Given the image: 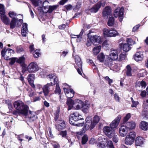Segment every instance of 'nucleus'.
<instances>
[{"instance_id": "1", "label": "nucleus", "mask_w": 148, "mask_h": 148, "mask_svg": "<svg viewBox=\"0 0 148 148\" xmlns=\"http://www.w3.org/2000/svg\"><path fill=\"white\" fill-rule=\"evenodd\" d=\"M48 77L50 79L51 81H53V82H51L50 83H48L44 85L42 88L43 92L45 96L48 95L50 91V87L53 85L56 84L58 80L57 77L55 74H51L48 75Z\"/></svg>"}, {"instance_id": "2", "label": "nucleus", "mask_w": 148, "mask_h": 148, "mask_svg": "<svg viewBox=\"0 0 148 148\" xmlns=\"http://www.w3.org/2000/svg\"><path fill=\"white\" fill-rule=\"evenodd\" d=\"M14 108L17 110L20 111L21 112L22 111L28 113L29 110L28 107L26 105H25L24 103L21 101H18L14 103Z\"/></svg>"}, {"instance_id": "3", "label": "nucleus", "mask_w": 148, "mask_h": 148, "mask_svg": "<svg viewBox=\"0 0 148 148\" xmlns=\"http://www.w3.org/2000/svg\"><path fill=\"white\" fill-rule=\"evenodd\" d=\"M103 31V35L106 37H114L116 36L119 35V33L114 28L111 29L104 28Z\"/></svg>"}, {"instance_id": "4", "label": "nucleus", "mask_w": 148, "mask_h": 148, "mask_svg": "<svg viewBox=\"0 0 148 148\" xmlns=\"http://www.w3.org/2000/svg\"><path fill=\"white\" fill-rule=\"evenodd\" d=\"M71 115L72 116V118L71 119V120L74 119L76 122L79 120L81 121V122H78V123L75 124V126H82L83 125L84 119L82 117V116L79 113L76 112L73 113Z\"/></svg>"}, {"instance_id": "5", "label": "nucleus", "mask_w": 148, "mask_h": 148, "mask_svg": "<svg viewBox=\"0 0 148 148\" xmlns=\"http://www.w3.org/2000/svg\"><path fill=\"white\" fill-rule=\"evenodd\" d=\"M106 62L108 63H109L112 61H115L118 59V56L116 50L112 51L110 52L108 56H106L105 57Z\"/></svg>"}, {"instance_id": "6", "label": "nucleus", "mask_w": 148, "mask_h": 148, "mask_svg": "<svg viewBox=\"0 0 148 148\" xmlns=\"http://www.w3.org/2000/svg\"><path fill=\"white\" fill-rule=\"evenodd\" d=\"M136 136V133L135 132H130L125 137V144L129 145H132L134 142Z\"/></svg>"}, {"instance_id": "7", "label": "nucleus", "mask_w": 148, "mask_h": 148, "mask_svg": "<svg viewBox=\"0 0 148 148\" xmlns=\"http://www.w3.org/2000/svg\"><path fill=\"white\" fill-rule=\"evenodd\" d=\"M103 131L105 134L110 138H112L115 134V131L110 126L104 127Z\"/></svg>"}, {"instance_id": "8", "label": "nucleus", "mask_w": 148, "mask_h": 148, "mask_svg": "<svg viewBox=\"0 0 148 148\" xmlns=\"http://www.w3.org/2000/svg\"><path fill=\"white\" fill-rule=\"evenodd\" d=\"M123 8H117L114 12V15L115 17H119V19L120 22H121L123 17Z\"/></svg>"}, {"instance_id": "9", "label": "nucleus", "mask_w": 148, "mask_h": 148, "mask_svg": "<svg viewBox=\"0 0 148 148\" xmlns=\"http://www.w3.org/2000/svg\"><path fill=\"white\" fill-rule=\"evenodd\" d=\"M23 22V20L22 19H18L17 18H13L10 23V28L13 29L15 27H19Z\"/></svg>"}, {"instance_id": "10", "label": "nucleus", "mask_w": 148, "mask_h": 148, "mask_svg": "<svg viewBox=\"0 0 148 148\" xmlns=\"http://www.w3.org/2000/svg\"><path fill=\"white\" fill-rule=\"evenodd\" d=\"M14 53V51L10 48L7 49L6 51L5 49H3L1 52L2 56L4 57L5 59L7 60H8L10 57Z\"/></svg>"}, {"instance_id": "11", "label": "nucleus", "mask_w": 148, "mask_h": 148, "mask_svg": "<svg viewBox=\"0 0 148 148\" xmlns=\"http://www.w3.org/2000/svg\"><path fill=\"white\" fill-rule=\"evenodd\" d=\"M38 66L36 62L30 63L27 67V70L30 73H33L38 70Z\"/></svg>"}, {"instance_id": "12", "label": "nucleus", "mask_w": 148, "mask_h": 148, "mask_svg": "<svg viewBox=\"0 0 148 148\" xmlns=\"http://www.w3.org/2000/svg\"><path fill=\"white\" fill-rule=\"evenodd\" d=\"M121 118V115H118L110 124V126L112 129L116 128L119 124Z\"/></svg>"}, {"instance_id": "13", "label": "nucleus", "mask_w": 148, "mask_h": 148, "mask_svg": "<svg viewBox=\"0 0 148 148\" xmlns=\"http://www.w3.org/2000/svg\"><path fill=\"white\" fill-rule=\"evenodd\" d=\"M56 123V128L58 130L64 129L66 127V124L65 121L62 119L58 121Z\"/></svg>"}, {"instance_id": "14", "label": "nucleus", "mask_w": 148, "mask_h": 148, "mask_svg": "<svg viewBox=\"0 0 148 148\" xmlns=\"http://www.w3.org/2000/svg\"><path fill=\"white\" fill-rule=\"evenodd\" d=\"M58 7V6L57 5H54L53 6H49L48 9L47 10H43L42 8H41V7H39L38 8V10H39L40 12H42L44 13H50L52 12L54 10L56 9Z\"/></svg>"}, {"instance_id": "15", "label": "nucleus", "mask_w": 148, "mask_h": 148, "mask_svg": "<svg viewBox=\"0 0 148 148\" xmlns=\"http://www.w3.org/2000/svg\"><path fill=\"white\" fill-rule=\"evenodd\" d=\"M144 53L143 52H139L136 53L134 56V60L137 62L141 61L144 58Z\"/></svg>"}, {"instance_id": "16", "label": "nucleus", "mask_w": 148, "mask_h": 148, "mask_svg": "<svg viewBox=\"0 0 148 148\" xmlns=\"http://www.w3.org/2000/svg\"><path fill=\"white\" fill-rule=\"evenodd\" d=\"M128 129L124 125H122L119 128V133L121 136L124 137L127 134Z\"/></svg>"}, {"instance_id": "17", "label": "nucleus", "mask_w": 148, "mask_h": 148, "mask_svg": "<svg viewBox=\"0 0 148 148\" xmlns=\"http://www.w3.org/2000/svg\"><path fill=\"white\" fill-rule=\"evenodd\" d=\"M84 103L81 100L76 99L75 100V104L73 109L78 110L82 108Z\"/></svg>"}, {"instance_id": "18", "label": "nucleus", "mask_w": 148, "mask_h": 148, "mask_svg": "<svg viewBox=\"0 0 148 148\" xmlns=\"http://www.w3.org/2000/svg\"><path fill=\"white\" fill-rule=\"evenodd\" d=\"M66 104L68 106V110L73 109L75 104V100L74 101L70 98H67Z\"/></svg>"}, {"instance_id": "19", "label": "nucleus", "mask_w": 148, "mask_h": 148, "mask_svg": "<svg viewBox=\"0 0 148 148\" xmlns=\"http://www.w3.org/2000/svg\"><path fill=\"white\" fill-rule=\"evenodd\" d=\"M101 5V2L100 1L99 2L89 10L90 12L92 13L96 12L99 9Z\"/></svg>"}, {"instance_id": "20", "label": "nucleus", "mask_w": 148, "mask_h": 148, "mask_svg": "<svg viewBox=\"0 0 148 148\" xmlns=\"http://www.w3.org/2000/svg\"><path fill=\"white\" fill-rule=\"evenodd\" d=\"M99 139L100 142L98 144V146L99 148H104L105 147L106 143L107 142V139L100 137L99 138Z\"/></svg>"}, {"instance_id": "21", "label": "nucleus", "mask_w": 148, "mask_h": 148, "mask_svg": "<svg viewBox=\"0 0 148 148\" xmlns=\"http://www.w3.org/2000/svg\"><path fill=\"white\" fill-rule=\"evenodd\" d=\"M144 139L141 137H137L135 141L136 145L137 146H142L144 143Z\"/></svg>"}, {"instance_id": "22", "label": "nucleus", "mask_w": 148, "mask_h": 148, "mask_svg": "<svg viewBox=\"0 0 148 148\" xmlns=\"http://www.w3.org/2000/svg\"><path fill=\"white\" fill-rule=\"evenodd\" d=\"M111 12V8L109 6L105 7L103 9L102 12V15L103 17H106L110 14Z\"/></svg>"}, {"instance_id": "23", "label": "nucleus", "mask_w": 148, "mask_h": 148, "mask_svg": "<svg viewBox=\"0 0 148 148\" xmlns=\"http://www.w3.org/2000/svg\"><path fill=\"white\" fill-rule=\"evenodd\" d=\"M28 32L27 29V24L26 23L23 24L21 29V34L22 36L26 37Z\"/></svg>"}, {"instance_id": "24", "label": "nucleus", "mask_w": 148, "mask_h": 148, "mask_svg": "<svg viewBox=\"0 0 148 148\" xmlns=\"http://www.w3.org/2000/svg\"><path fill=\"white\" fill-rule=\"evenodd\" d=\"M91 39L92 41V43H95V42L100 44L101 43L102 41L101 37L97 35H95L91 36Z\"/></svg>"}, {"instance_id": "25", "label": "nucleus", "mask_w": 148, "mask_h": 148, "mask_svg": "<svg viewBox=\"0 0 148 148\" xmlns=\"http://www.w3.org/2000/svg\"><path fill=\"white\" fill-rule=\"evenodd\" d=\"M1 20L5 25H8L9 24L10 20L5 14L1 15Z\"/></svg>"}, {"instance_id": "26", "label": "nucleus", "mask_w": 148, "mask_h": 148, "mask_svg": "<svg viewBox=\"0 0 148 148\" xmlns=\"http://www.w3.org/2000/svg\"><path fill=\"white\" fill-rule=\"evenodd\" d=\"M136 126V123L134 121L127 122L126 123L125 126L130 130L134 129Z\"/></svg>"}, {"instance_id": "27", "label": "nucleus", "mask_w": 148, "mask_h": 148, "mask_svg": "<svg viewBox=\"0 0 148 148\" xmlns=\"http://www.w3.org/2000/svg\"><path fill=\"white\" fill-rule=\"evenodd\" d=\"M34 79V75L33 74H30L28 76V80L31 86L34 88H35V85L33 84Z\"/></svg>"}, {"instance_id": "28", "label": "nucleus", "mask_w": 148, "mask_h": 148, "mask_svg": "<svg viewBox=\"0 0 148 148\" xmlns=\"http://www.w3.org/2000/svg\"><path fill=\"white\" fill-rule=\"evenodd\" d=\"M75 62L76 64L80 68H81L82 66V62L81 59L78 56H75L74 57Z\"/></svg>"}, {"instance_id": "29", "label": "nucleus", "mask_w": 148, "mask_h": 148, "mask_svg": "<svg viewBox=\"0 0 148 148\" xmlns=\"http://www.w3.org/2000/svg\"><path fill=\"white\" fill-rule=\"evenodd\" d=\"M140 127L143 130H148V123L144 121H142L140 125Z\"/></svg>"}, {"instance_id": "30", "label": "nucleus", "mask_w": 148, "mask_h": 148, "mask_svg": "<svg viewBox=\"0 0 148 148\" xmlns=\"http://www.w3.org/2000/svg\"><path fill=\"white\" fill-rule=\"evenodd\" d=\"M84 31L82 30L80 33L79 35H72L71 36L72 38H77V41L78 42H79L81 41L82 39V38L81 37L82 36L83 34Z\"/></svg>"}, {"instance_id": "31", "label": "nucleus", "mask_w": 148, "mask_h": 148, "mask_svg": "<svg viewBox=\"0 0 148 148\" xmlns=\"http://www.w3.org/2000/svg\"><path fill=\"white\" fill-rule=\"evenodd\" d=\"M92 124L89 122H86L84 126L83 127V130L84 131H86L88 130L90 128L92 129L94 127L92 128Z\"/></svg>"}, {"instance_id": "32", "label": "nucleus", "mask_w": 148, "mask_h": 148, "mask_svg": "<svg viewBox=\"0 0 148 148\" xmlns=\"http://www.w3.org/2000/svg\"><path fill=\"white\" fill-rule=\"evenodd\" d=\"M25 59V58L23 56L19 58H16V63L21 65H23L24 64Z\"/></svg>"}, {"instance_id": "33", "label": "nucleus", "mask_w": 148, "mask_h": 148, "mask_svg": "<svg viewBox=\"0 0 148 148\" xmlns=\"http://www.w3.org/2000/svg\"><path fill=\"white\" fill-rule=\"evenodd\" d=\"M101 46L100 45L94 47L92 49V52L94 55H97L100 51Z\"/></svg>"}, {"instance_id": "34", "label": "nucleus", "mask_w": 148, "mask_h": 148, "mask_svg": "<svg viewBox=\"0 0 148 148\" xmlns=\"http://www.w3.org/2000/svg\"><path fill=\"white\" fill-rule=\"evenodd\" d=\"M30 115L29 116V121H32L35 120L37 118V116L36 113L34 112L29 111Z\"/></svg>"}, {"instance_id": "35", "label": "nucleus", "mask_w": 148, "mask_h": 148, "mask_svg": "<svg viewBox=\"0 0 148 148\" xmlns=\"http://www.w3.org/2000/svg\"><path fill=\"white\" fill-rule=\"evenodd\" d=\"M122 47L125 53L131 49L129 45L126 43L123 44L122 46Z\"/></svg>"}, {"instance_id": "36", "label": "nucleus", "mask_w": 148, "mask_h": 148, "mask_svg": "<svg viewBox=\"0 0 148 148\" xmlns=\"http://www.w3.org/2000/svg\"><path fill=\"white\" fill-rule=\"evenodd\" d=\"M90 104L86 103H84L82 107V111L84 113H87L89 108Z\"/></svg>"}, {"instance_id": "37", "label": "nucleus", "mask_w": 148, "mask_h": 148, "mask_svg": "<svg viewBox=\"0 0 148 148\" xmlns=\"http://www.w3.org/2000/svg\"><path fill=\"white\" fill-rule=\"evenodd\" d=\"M99 117L98 116L96 115L94 117L93 121L92 123V128L94 127L95 126L96 124L99 122Z\"/></svg>"}, {"instance_id": "38", "label": "nucleus", "mask_w": 148, "mask_h": 148, "mask_svg": "<svg viewBox=\"0 0 148 148\" xmlns=\"http://www.w3.org/2000/svg\"><path fill=\"white\" fill-rule=\"evenodd\" d=\"M126 75L128 77H131L132 75V69L130 65H127L126 66Z\"/></svg>"}, {"instance_id": "39", "label": "nucleus", "mask_w": 148, "mask_h": 148, "mask_svg": "<svg viewBox=\"0 0 148 148\" xmlns=\"http://www.w3.org/2000/svg\"><path fill=\"white\" fill-rule=\"evenodd\" d=\"M49 4V2L47 1H45L43 2L42 5H41L42 6L39 7H39H41V8H42L43 9V10H45L46 9H48Z\"/></svg>"}, {"instance_id": "40", "label": "nucleus", "mask_w": 148, "mask_h": 148, "mask_svg": "<svg viewBox=\"0 0 148 148\" xmlns=\"http://www.w3.org/2000/svg\"><path fill=\"white\" fill-rule=\"evenodd\" d=\"M147 74V72L144 70H143L140 71L137 74L138 77H144Z\"/></svg>"}, {"instance_id": "41", "label": "nucleus", "mask_w": 148, "mask_h": 148, "mask_svg": "<svg viewBox=\"0 0 148 148\" xmlns=\"http://www.w3.org/2000/svg\"><path fill=\"white\" fill-rule=\"evenodd\" d=\"M69 93L68 94H66V97L67 98H72L74 95L75 92L73 90L70 89L69 90Z\"/></svg>"}, {"instance_id": "42", "label": "nucleus", "mask_w": 148, "mask_h": 148, "mask_svg": "<svg viewBox=\"0 0 148 148\" xmlns=\"http://www.w3.org/2000/svg\"><path fill=\"white\" fill-rule=\"evenodd\" d=\"M20 112V111L14 110L13 112V114L14 115L22 114L25 116H26L27 114L28 113L25 112V111H22V113L21 112Z\"/></svg>"}, {"instance_id": "43", "label": "nucleus", "mask_w": 148, "mask_h": 148, "mask_svg": "<svg viewBox=\"0 0 148 148\" xmlns=\"http://www.w3.org/2000/svg\"><path fill=\"white\" fill-rule=\"evenodd\" d=\"M63 88L65 93L68 94L69 93V90L67 88H70V86H69L66 83H64L63 84Z\"/></svg>"}, {"instance_id": "44", "label": "nucleus", "mask_w": 148, "mask_h": 148, "mask_svg": "<svg viewBox=\"0 0 148 148\" xmlns=\"http://www.w3.org/2000/svg\"><path fill=\"white\" fill-rule=\"evenodd\" d=\"M136 85L138 86H141L142 88H145L146 86V83L143 80L141 82L139 81L137 82Z\"/></svg>"}, {"instance_id": "45", "label": "nucleus", "mask_w": 148, "mask_h": 148, "mask_svg": "<svg viewBox=\"0 0 148 148\" xmlns=\"http://www.w3.org/2000/svg\"><path fill=\"white\" fill-rule=\"evenodd\" d=\"M114 18L113 17H110L108 19V25L109 26H112L114 23Z\"/></svg>"}, {"instance_id": "46", "label": "nucleus", "mask_w": 148, "mask_h": 148, "mask_svg": "<svg viewBox=\"0 0 148 148\" xmlns=\"http://www.w3.org/2000/svg\"><path fill=\"white\" fill-rule=\"evenodd\" d=\"M16 57H12L8 59V60H10L9 64L11 65H14L15 62H16Z\"/></svg>"}, {"instance_id": "47", "label": "nucleus", "mask_w": 148, "mask_h": 148, "mask_svg": "<svg viewBox=\"0 0 148 148\" xmlns=\"http://www.w3.org/2000/svg\"><path fill=\"white\" fill-rule=\"evenodd\" d=\"M88 140V136L86 135H84L82 138V143L83 145L85 144Z\"/></svg>"}, {"instance_id": "48", "label": "nucleus", "mask_w": 148, "mask_h": 148, "mask_svg": "<svg viewBox=\"0 0 148 148\" xmlns=\"http://www.w3.org/2000/svg\"><path fill=\"white\" fill-rule=\"evenodd\" d=\"M126 41L127 44L129 46L135 44V42L134 41H133L132 39L130 38H127L126 40Z\"/></svg>"}, {"instance_id": "49", "label": "nucleus", "mask_w": 148, "mask_h": 148, "mask_svg": "<svg viewBox=\"0 0 148 148\" xmlns=\"http://www.w3.org/2000/svg\"><path fill=\"white\" fill-rule=\"evenodd\" d=\"M105 57V56L102 53L99 54L97 56L98 59L101 62H103L104 60Z\"/></svg>"}, {"instance_id": "50", "label": "nucleus", "mask_w": 148, "mask_h": 148, "mask_svg": "<svg viewBox=\"0 0 148 148\" xmlns=\"http://www.w3.org/2000/svg\"><path fill=\"white\" fill-rule=\"evenodd\" d=\"M5 14L4 7L3 5L0 4V14L1 15Z\"/></svg>"}, {"instance_id": "51", "label": "nucleus", "mask_w": 148, "mask_h": 148, "mask_svg": "<svg viewBox=\"0 0 148 148\" xmlns=\"http://www.w3.org/2000/svg\"><path fill=\"white\" fill-rule=\"evenodd\" d=\"M39 50H36L33 53V56L34 58H37L39 57L40 53Z\"/></svg>"}, {"instance_id": "52", "label": "nucleus", "mask_w": 148, "mask_h": 148, "mask_svg": "<svg viewBox=\"0 0 148 148\" xmlns=\"http://www.w3.org/2000/svg\"><path fill=\"white\" fill-rule=\"evenodd\" d=\"M8 14L9 16L11 18H15L14 16H18L17 14L13 11H10L9 12Z\"/></svg>"}, {"instance_id": "53", "label": "nucleus", "mask_w": 148, "mask_h": 148, "mask_svg": "<svg viewBox=\"0 0 148 148\" xmlns=\"http://www.w3.org/2000/svg\"><path fill=\"white\" fill-rule=\"evenodd\" d=\"M51 144L52 145L53 148H59L60 145L58 143L54 141H52L51 142Z\"/></svg>"}, {"instance_id": "54", "label": "nucleus", "mask_w": 148, "mask_h": 148, "mask_svg": "<svg viewBox=\"0 0 148 148\" xmlns=\"http://www.w3.org/2000/svg\"><path fill=\"white\" fill-rule=\"evenodd\" d=\"M125 54L121 53L119 55L118 60L122 61L125 59Z\"/></svg>"}, {"instance_id": "55", "label": "nucleus", "mask_w": 148, "mask_h": 148, "mask_svg": "<svg viewBox=\"0 0 148 148\" xmlns=\"http://www.w3.org/2000/svg\"><path fill=\"white\" fill-rule=\"evenodd\" d=\"M107 146L108 148H114L112 142L111 140L107 141Z\"/></svg>"}, {"instance_id": "56", "label": "nucleus", "mask_w": 148, "mask_h": 148, "mask_svg": "<svg viewBox=\"0 0 148 148\" xmlns=\"http://www.w3.org/2000/svg\"><path fill=\"white\" fill-rule=\"evenodd\" d=\"M131 99L132 102V104L131 105V106L132 107H136V106L138 104V102L137 101H135L133 100L132 98L131 97Z\"/></svg>"}, {"instance_id": "57", "label": "nucleus", "mask_w": 148, "mask_h": 148, "mask_svg": "<svg viewBox=\"0 0 148 148\" xmlns=\"http://www.w3.org/2000/svg\"><path fill=\"white\" fill-rule=\"evenodd\" d=\"M31 1L34 5L35 7L38 6L39 5V0H31Z\"/></svg>"}, {"instance_id": "58", "label": "nucleus", "mask_w": 148, "mask_h": 148, "mask_svg": "<svg viewBox=\"0 0 148 148\" xmlns=\"http://www.w3.org/2000/svg\"><path fill=\"white\" fill-rule=\"evenodd\" d=\"M131 115L130 113L127 114L123 119V122H125L130 118Z\"/></svg>"}, {"instance_id": "59", "label": "nucleus", "mask_w": 148, "mask_h": 148, "mask_svg": "<svg viewBox=\"0 0 148 148\" xmlns=\"http://www.w3.org/2000/svg\"><path fill=\"white\" fill-rule=\"evenodd\" d=\"M60 112V110L58 109L56 113H55L54 119L55 121H57L58 118L59 116V114Z\"/></svg>"}, {"instance_id": "60", "label": "nucleus", "mask_w": 148, "mask_h": 148, "mask_svg": "<svg viewBox=\"0 0 148 148\" xmlns=\"http://www.w3.org/2000/svg\"><path fill=\"white\" fill-rule=\"evenodd\" d=\"M55 92L56 93L59 94H60L61 92L60 89L58 84H57L56 85Z\"/></svg>"}, {"instance_id": "61", "label": "nucleus", "mask_w": 148, "mask_h": 148, "mask_svg": "<svg viewBox=\"0 0 148 148\" xmlns=\"http://www.w3.org/2000/svg\"><path fill=\"white\" fill-rule=\"evenodd\" d=\"M115 134L114 136L112 137L113 141L115 143H117L119 141V138L117 135H115Z\"/></svg>"}, {"instance_id": "62", "label": "nucleus", "mask_w": 148, "mask_h": 148, "mask_svg": "<svg viewBox=\"0 0 148 148\" xmlns=\"http://www.w3.org/2000/svg\"><path fill=\"white\" fill-rule=\"evenodd\" d=\"M92 43V41L91 37L90 39L88 38L87 40V42L86 43V45L87 46L89 47L91 45Z\"/></svg>"}, {"instance_id": "63", "label": "nucleus", "mask_w": 148, "mask_h": 148, "mask_svg": "<svg viewBox=\"0 0 148 148\" xmlns=\"http://www.w3.org/2000/svg\"><path fill=\"white\" fill-rule=\"evenodd\" d=\"M24 51L23 49L20 47H18L16 48V51L17 53H19Z\"/></svg>"}, {"instance_id": "64", "label": "nucleus", "mask_w": 148, "mask_h": 148, "mask_svg": "<svg viewBox=\"0 0 148 148\" xmlns=\"http://www.w3.org/2000/svg\"><path fill=\"white\" fill-rule=\"evenodd\" d=\"M67 134V132L66 131H62L60 133V135H61L62 137H65Z\"/></svg>"}]
</instances>
